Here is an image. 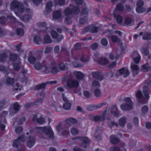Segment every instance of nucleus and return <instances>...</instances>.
I'll list each match as a JSON object with an SVG mask.
<instances>
[{
	"label": "nucleus",
	"instance_id": "nucleus-64",
	"mask_svg": "<svg viewBox=\"0 0 151 151\" xmlns=\"http://www.w3.org/2000/svg\"><path fill=\"white\" fill-rule=\"evenodd\" d=\"M91 27L90 26H89L86 27L84 28L82 30V32L83 33H85L88 32H91Z\"/></svg>",
	"mask_w": 151,
	"mask_h": 151
},
{
	"label": "nucleus",
	"instance_id": "nucleus-60",
	"mask_svg": "<svg viewBox=\"0 0 151 151\" xmlns=\"http://www.w3.org/2000/svg\"><path fill=\"white\" fill-rule=\"evenodd\" d=\"M7 55L5 53L1 54L0 56V60L4 62L7 58Z\"/></svg>",
	"mask_w": 151,
	"mask_h": 151
},
{
	"label": "nucleus",
	"instance_id": "nucleus-14",
	"mask_svg": "<svg viewBox=\"0 0 151 151\" xmlns=\"http://www.w3.org/2000/svg\"><path fill=\"white\" fill-rule=\"evenodd\" d=\"M50 68L51 72L53 74H56L59 71L58 68H57V63L55 61L50 63Z\"/></svg>",
	"mask_w": 151,
	"mask_h": 151
},
{
	"label": "nucleus",
	"instance_id": "nucleus-3",
	"mask_svg": "<svg viewBox=\"0 0 151 151\" xmlns=\"http://www.w3.org/2000/svg\"><path fill=\"white\" fill-rule=\"evenodd\" d=\"M29 132L30 134L40 133V137L41 138L53 139L54 138L53 131L50 127H37L31 129Z\"/></svg>",
	"mask_w": 151,
	"mask_h": 151
},
{
	"label": "nucleus",
	"instance_id": "nucleus-18",
	"mask_svg": "<svg viewBox=\"0 0 151 151\" xmlns=\"http://www.w3.org/2000/svg\"><path fill=\"white\" fill-rule=\"evenodd\" d=\"M51 34L52 38L56 39L58 42H60L63 38V37L62 35L58 36L56 32L55 31H52Z\"/></svg>",
	"mask_w": 151,
	"mask_h": 151
},
{
	"label": "nucleus",
	"instance_id": "nucleus-24",
	"mask_svg": "<svg viewBox=\"0 0 151 151\" xmlns=\"http://www.w3.org/2000/svg\"><path fill=\"white\" fill-rule=\"evenodd\" d=\"M140 36L143 35V39L144 40H151V33L149 32H145L143 33V32L139 33Z\"/></svg>",
	"mask_w": 151,
	"mask_h": 151
},
{
	"label": "nucleus",
	"instance_id": "nucleus-40",
	"mask_svg": "<svg viewBox=\"0 0 151 151\" xmlns=\"http://www.w3.org/2000/svg\"><path fill=\"white\" fill-rule=\"evenodd\" d=\"M54 3L55 5L61 6L65 3L64 0H54Z\"/></svg>",
	"mask_w": 151,
	"mask_h": 151
},
{
	"label": "nucleus",
	"instance_id": "nucleus-22",
	"mask_svg": "<svg viewBox=\"0 0 151 151\" xmlns=\"http://www.w3.org/2000/svg\"><path fill=\"white\" fill-rule=\"evenodd\" d=\"M109 141L112 144H116L119 142V139L115 135L112 134L109 137Z\"/></svg>",
	"mask_w": 151,
	"mask_h": 151
},
{
	"label": "nucleus",
	"instance_id": "nucleus-6",
	"mask_svg": "<svg viewBox=\"0 0 151 151\" xmlns=\"http://www.w3.org/2000/svg\"><path fill=\"white\" fill-rule=\"evenodd\" d=\"M125 104H123L121 105L120 107L122 110L127 111L132 109L133 102L129 97H126L124 99Z\"/></svg>",
	"mask_w": 151,
	"mask_h": 151
},
{
	"label": "nucleus",
	"instance_id": "nucleus-31",
	"mask_svg": "<svg viewBox=\"0 0 151 151\" xmlns=\"http://www.w3.org/2000/svg\"><path fill=\"white\" fill-rule=\"evenodd\" d=\"M52 42V40L50 36L47 35L44 37L42 41L43 43L47 44L51 43Z\"/></svg>",
	"mask_w": 151,
	"mask_h": 151
},
{
	"label": "nucleus",
	"instance_id": "nucleus-58",
	"mask_svg": "<svg viewBox=\"0 0 151 151\" xmlns=\"http://www.w3.org/2000/svg\"><path fill=\"white\" fill-rule=\"evenodd\" d=\"M37 26L40 28H44L47 26V24L45 22H40L37 24Z\"/></svg>",
	"mask_w": 151,
	"mask_h": 151
},
{
	"label": "nucleus",
	"instance_id": "nucleus-48",
	"mask_svg": "<svg viewBox=\"0 0 151 151\" xmlns=\"http://www.w3.org/2000/svg\"><path fill=\"white\" fill-rule=\"evenodd\" d=\"M71 106V104L70 103H66L63 106V108L65 110L70 109Z\"/></svg>",
	"mask_w": 151,
	"mask_h": 151
},
{
	"label": "nucleus",
	"instance_id": "nucleus-57",
	"mask_svg": "<svg viewBox=\"0 0 151 151\" xmlns=\"http://www.w3.org/2000/svg\"><path fill=\"white\" fill-rule=\"evenodd\" d=\"M24 31L22 28H18L17 30V33L19 36H22L24 34Z\"/></svg>",
	"mask_w": 151,
	"mask_h": 151
},
{
	"label": "nucleus",
	"instance_id": "nucleus-44",
	"mask_svg": "<svg viewBox=\"0 0 151 151\" xmlns=\"http://www.w3.org/2000/svg\"><path fill=\"white\" fill-rule=\"evenodd\" d=\"M6 16L8 20H9L12 22H16L15 18L12 16L11 14H10L9 15H6Z\"/></svg>",
	"mask_w": 151,
	"mask_h": 151
},
{
	"label": "nucleus",
	"instance_id": "nucleus-33",
	"mask_svg": "<svg viewBox=\"0 0 151 151\" xmlns=\"http://www.w3.org/2000/svg\"><path fill=\"white\" fill-rule=\"evenodd\" d=\"M104 115H97L94 116L92 119L93 121L97 122L99 120H104Z\"/></svg>",
	"mask_w": 151,
	"mask_h": 151
},
{
	"label": "nucleus",
	"instance_id": "nucleus-61",
	"mask_svg": "<svg viewBox=\"0 0 151 151\" xmlns=\"http://www.w3.org/2000/svg\"><path fill=\"white\" fill-rule=\"evenodd\" d=\"M23 130V128L22 126H18L15 129V132L19 134L22 132Z\"/></svg>",
	"mask_w": 151,
	"mask_h": 151
},
{
	"label": "nucleus",
	"instance_id": "nucleus-39",
	"mask_svg": "<svg viewBox=\"0 0 151 151\" xmlns=\"http://www.w3.org/2000/svg\"><path fill=\"white\" fill-rule=\"evenodd\" d=\"M142 69L144 71L147 72L151 70V66H149L148 64L146 63L142 65Z\"/></svg>",
	"mask_w": 151,
	"mask_h": 151
},
{
	"label": "nucleus",
	"instance_id": "nucleus-20",
	"mask_svg": "<svg viewBox=\"0 0 151 151\" xmlns=\"http://www.w3.org/2000/svg\"><path fill=\"white\" fill-rule=\"evenodd\" d=\"M97 86H92V89L94 91V93L95 96L97 97L101 96V93L100 89L96 87Z\"/></svg>",
	"mask_w": 151,
	"mask_h": 151
},
{
	"label": "nucleus",
	"instance_id": "nucleus-52",
	"mask_svg": "<svg viewBox=\"0 0 151 151\" xmlns=\"http://www.w3.org/2000/svg\"><path fill=\"white\" fill-rule=\"evenodd\" d=\"M81 60L83 62H86L89 60V58L88 56L85 55H83L81 56Z\"/></svg>",
	"mask_w": 151,
	"mask_h": 151
},
{
	"label": "nucleus",
	"instance_id": "nucleus-42",
	"mask_svg": "<svg viewBox=\"0 0 151 151\" xmlns=\"http://www.w3.org/2000/svg\"><path fill=\"white\" fill-rule=\"evenodd\" d=\"M59 69L62 71L65 70L67 69V67L65 64L63 63H61L58 65Z\"/></svg>",
	"mask_w": 151,
	"mask_h": 151
},
{
	"label": "nucleus",
	"instance_id": "nucleus-5",
	"mask_svg": "<svg viewBox=\"0 0 151 151\" xmlns=\"http://www.w3.org/2000/svg\"><path fill=\"white\" fill-rule=\"evenodd\" d=\"M129 71L128 68H122L115 71L114 73L111 72H110V74L111 77L114 76L118 77L123 75L124 77H126L129 75Z\"/></svg>",
	"mask_w": 151,
	"mask_h": 151
},
{
	"label": "nucleus",
	"instance_id": "nucleus-4",
	"mask_svg": "<svg viewBox=\"0 0 151 151\" xmlns=\"http://www.w3.org/2000/svg\"><path fill=\"white\" fill-rule=\"evenodd\" d=\"M69 7H67L66 8L64 11V13L65 16H68L72 13L75 15V18L74 20L73 19L69 17H67L65 18V22L66 24H69L71 23L74 20L76 21H77L78 18H76L77 17V14H78L80 10L78 9H76L75 7H74L73 4L72 3H71L69 5Z\"/></svg>",
	"mask_w": 151,
	"mask_h": 151
},
{
	"label": "nucleus",
	"instance_id": "nucleus-34",
	"mask_svg": "<svg viewBox=\"0 0 151 151\" xmlns=\"http://www.w3.org/2000/svg\"><path fill=\"white\" fill-rule=\"evenodd\" d=\"M65 122L67 124H76L77 122V120L75 118H69L65 120Z\"/></svg>",
	"mask_w": 151,
	"mask_h": 151
},
{
	"label": "nucleus",
	"instance_id": "nucleus-32",
	"mask_svg": "<svg viewBox=\"0 0 151 151\" xmlns=\"http://www.w3.org/2000/svg\"><path fill=\"white\" fill-rule=\"evenodd\" d=\"M143 92L144 94L146 99L148 100L150 97V96L148 93V89L147 88V86H144L143 87Z\"/></svg>",
	"mask_w": 151,
	"mask_h": 151
},
{
	"label": "nucleus",
	"instance_id": "nucleus-47",
	"mask_svg": "<svg viewBox=\"0 0 151 151\" xmlns=\"http://www.w3.org/2000/svg\"><path fill=\"white\" fill-rule=\"evenodd\" d=\"M43 99L41 98L37 99L35 101L32 102L33 105H38L41 104L42 102Z\"/></svg>",
	"mask_w": 151,
	"mask_h": 151
},
{
	"label": "nucleus",
	"instance_id": "nucleus-9",
	"mask_svg": "<svg viewBox=\"0 0 151 151\" xmlns=\"http://www.w3.org/2000/svg\"><path fill=\"white\" fill-rule=\"evenodd\" d=\"M99 53L96 52L94 55V60L95 62H98L99 64L101 65H105L109 63L107 59L104 58H102L100 59L99 61H98V57Z\"/></svg>",
	"mask_w": 151,
	"mask_h": 151
},
{
	"label": "nucleus",
	"instance_id": "nucleus-26",
	"mask_svg": "<svg viewBox=\"0 0 151 151\" xmlns=\"http://www.w3.org/2000/svg\"><path fill=\"white\" fill-rule=\"evenodd\" d=\"M61 11L60 10L55 11L53 14V19H55L61 18Z\"/></svg>",
	"mask_w": 151,
	"mask_h": 151
},
{
	"label": "nucleus",
	"instance_id": "nucleus-62",
	"mask_svg": "<svg viewBox=\"0 0 151 151\" xmlns=\"http://www.w3.org/2000/svg\"><path fill=\"white\" fill-rule=\"evenodd\" d=\"M20 63L19 62L18 63H14L13 65V68L14 70H18L20 68Z\"/></svg>",
	"mask_w": 151,
	"mask_h": 151
},
{
	"label": "nucleus",
	"instance_id": "nucleus-2",
	"mask_svg": "<svg viewBox=\"0 0 151 151\" xmlns=\"http://www.w3.org/2000/svg\"><path fill=\"white\" fill-rule=\"evenodd\" d=\"M10 9L14 11L17 16H18L15 11H17L18 13H22L25 12L28 14L25 15L21 19L25 22L28 21L31 18V11L28 8L25 9L22 4V3L16 0H14L12 1L10 4Z\"/></svg>",
	"mask_w": 151,
	"mask_h": 151
},
{
	"label": "nucleus",
	"instance_id": "nucleus-15",
	"mask_svg": "<svg viewBox=\"0 0 151 151\" xmlns=\"http://www.w3.org/2000/svg\"><path fill=\"white\" fill-rule=\"evenodd\" d=\"M79 139L81 141V146L85 148L87 147L90 142V141L88 138L86 137H79Z\"/></svg>",
	"mask_w": 151,
	"mask_h": 151
},
{
	"label": "nucleus",
	"instance_id": "nucleus-1",
	"mask_svg": "<svg viewBox=\"0 0 151 151\" xmlns=\"http://www.w3.org/2000/svg\"><path fill=\"white\" fill-rule=\"evenodd\" d=\"M73 76H76L79 79H82L84 75L80 71H74L71 72L70 71H68L66 76H63L62 78L61 81L62 84L65 85H79L78 81L72 78Z\"/></svg>",
	"mask_w": 151,
	"mask_h": 151
},
{
	"label": "nucleus",
	"instance_id": "nucleus-55",
	"mask_svg": "<svg viewBox=\"0 0 151 151\" xmlns=\"http://www.w3.org/2000/svg\"><path fill=\"white\" fill-rule=\"evenodd\" d=\"M148 110V107L146 105H145L142 108L141 111L143 114H145L147 113Z\"/></svg>",
	"mask_w": 151,
	"mask_h": 151
},
{
	"label": "nucleus",
	"instance_id": "nucleus-12",
	"mask_svg": "<svg viewBox=\"0 0 151 151\" xmlns=\"http://www.w3.org/2000/svg\"><path fill=\"white\" fill-rule=\"evenodd\" d=\"M41 58V57H39L35 58L34 56V52L32 51H29V55L28 58V62L31 64H33L35 63L38 60Z\"/></svg>",
	"mask_w": 151,
	"mask_h": 151
},
{
	"label": "nucleus",
	"instance_id": "nucleus-8",
	"mask_svg": "<svg viewBox=\"0 0 151 151\" xmlns=\"http://www.w3.org/2000/svg\"><path fill=\"white\" fill-rule=\"evenodd\" d=\"M88 10L86 8H83L82 11L81 17L79 20V23L81 24H84L87 22V16Z\"/></svg>",
	"mask_w": 151,
	"mask_h": 151
},
{
	"label": "nucleus",
	"instance_id": "nucleus-10",
	"mask_svg": "<svg viewBox=\"0 0 151 151\" xmlns=\"http://www.w3.org/2000/svg\"><path fill=\"white\" fill-rule=\"evenodd\" d=\"M144 5L143 1L141 0H138L136 4L137 7L136 10L137 13H141L145 11V9L143 7Z\"/></svg>",
	"mask_w": 151,
	"mask_h": 151
},
{
	"label": "nucleus",
	"instance_id": "nucleus-54",
	"mask_svg": "<svg viewBox=\"0 0 151 151\" xmlns=\"http://www.w3.org/2000/svg\"><path fill=\"white\" fill-rule=\"evenodd\" d=\"M91 27V32L92 33H96L98 32V28L97 27L93 26L91 25L90 26Z\"/></svg>",
	"mask_w": 151,
	"mask_h": 151
},
{
	"label": "nucleus",
	"instance_id": "nucleus-7",
	"mask_svg": "<svg viewBox=\"0 0 151 151\" xmlns=\"http://www.w3.org/2000/svg\"><path fill=\"white\" fill-rule=\"evenodd\" d=\"M56 128L58 132L61 131V134L63 136H66L69 134L68 128L65 125H63L61 124L57 125Z\"/></svg>",
	"mask_w": 151,
	"mask_h": 151
},
{
	"label": "nucleus",
	"instance_id": "nucleus-43",
	"mask_svg": "<svg viewBox=\"0 0 151 151\" xmlns=\"http://www.w3.org/2000/svg\"><path fill=\"white\" fill-rule=\"evenodd\" d=\"M78 61H74L73 60H70L69 62H71L75 67H81L83 66V65L81 64H79L77 62Z\"/></svg>",
	"mask_w": 151,
	"mask_h": 151
},
{
	"label": "nucleus",
	"instance_id": "nucleus-13",
	"mask_svg": "<svg viewBox=\"0 0 151 151\" xmlns=\"http://www.w3.org/2000/svg\"><path fill=\"white\" fill-rule=\"evenodd\" d=\"M132 58L135 64H138L141 59V57L137 51H134L132 56Z\"/></svg>",
	"mask_w": 151,
	"mask_h": 151
},
{
	"label": "nucleus",
	"instance_id": "nucleus-17",
	"mask_svg": "<svg viewBox=\"0 0 151 151\" xmlns=\"http://www.w3.org/2000/svg\"><path fill=\"white\" fill-rule=\"evenodd\" d=\"M131 69L133 76H135L138 74L139 67L138 65L134 63H132L131 64Z\"/></svg>",
	"mask_w": 151,
	"mask_h": 151
},
{
	"label": "nucleus",
	"instance_id": "nucleus-46",
	"mask_svg": "<svg viewBox=\"0 0 151 151\" xmlns=\"http://www.w3.org/2000/svg\"><path fill=\"white\" fill-rule=\"evenodd\" d=\"M124 9V7L123 5L120 3L117 4L116 8L115 10L116 9V11H122ZM118 12V11H117Z\"/></svg>",
	"mask_w": 151,
	"mask_h": 151
},
{
	"label": "nucleus",
	"instance_id": "nucleus-30",
	"mask_svg": "<svg viewBox=\"0 0 151 151\" xmlns=\"http://www.w3.org/2000/svg\"><path fill=\"white\" fill-rule=\"evenodd\" d=\"M41 71L46 73H48L51 72L50 65L49 66L43 65V66H42V67Z\"/></svg>",
	"mask_w": 151,
	"mask_h": 151
},
{
	"label": "nucleus",
	"instance_id": "nucleus-41",
	"mask_svg": "<svg viewBox=\"0 0 151 151\" xmlns=\"http://www.w3.org/2000/svg\"><path fill=\"white\" fill-rule=\"evenodd\" d=\"M43 66V65H41L40 62H36L35 64L34 68L37 70H40L41 71L42 67Z\"/></svg>",
	"mask_w": 151,
	"mask_h": 151
},
{
	"label": "nucleus",
	"instance_id": "nucleus-49",
	"mask_svg": "<svg viewBox=\"0 0 151 151\" xmlns=\"http://www.w3.org/2000/svg\"><path fill=\"white\" fill-rule=\"evenodd\" d=\"M13 107L14 110L16 111H18L20 108V106L17 102H16L13 104Z\"/></svg>",
	"mask_w": 151,
	"mask_h": 151
},
{
	"label": "nucleus",
	"instance_id": "nucleus-35",
	"mask_svg": "<svg viewBox=\"0 0 151 151\" xmlns=\"http://www.w3.org/2000/svg\"><path fill=\"white\" fill-rule=\"evenodd\" d=\"M140 51L142 53L146 56L149 53V51L147 48L143 46L141 47Z\"/></svg>",
	"mask_w": 151,
	"mask_h": 151
},
{
	"label": "nucleus",
	"instance_id": "nucleus-21",
	"mask_svg": "<svg viewBox=\"0 0 151 151\" xmlns=\"http://www.w3.org/2000/svg\"><path fill=\"white\" fill-rule=\"evenodd\" d=\"M93 77L101 81L103 80V78L101 73L98 72H93L91 73Z\"/></svg>",
	"mask_w": 151,
	"mask_h": 151
},
{
	"label": "nucleus",
	"instance_id": "nucleus-63",
	"mask_svg": "<svg viewBox=\"0 0 151 151\" xmlns=\"http://www.w3.org/2000/svg\"><path fill=\"white\" fill-rule=\"evenodd\" d=\"M101 43L102 45L106 46L108 44V42L106 38H103L101 40Z\"/></svg>",
	"mask_w": 151,
	"mask_h": 151
},
{
	"label": "nucleus",
	"instance_id": "nucleus-19",
	"mask_svg": "<svg viewBox=\"0 0 151 151\" xmlns=\"http://www.w3.org/2000/svg\"><path fill=\"white\" fill-rule=\"evenodd\" d=\"M111 113L114 116L116 117H118L120 115V112L118 109L117 106L114 105L111 107Z\"/></svg>",
	"mask_w": 151,
	"mask_h": 151
},
{
	"label": "nucleus",
	"instance_id": "nucleus-29",
	"mask_svg": "<svg viewBox=\"0 0 151 151\" xmlns=\"http://www.w3.org/2000/svg\"><path fill=\"white\" fill-rule=\"evenodd\" d=\"M136 96L137 98L139 99V102L142 104H143L142 101L144 99V98L141 91L140 90L138 91Z\"/></svg>",
	"mask_w": 151,
	"mask_h": 151
},
{
	"label": "nucleus",
	"instance_id": "nucleus-37",
	"mask_svg": "<svg viewBox=\"0 0 151 151\" xmlns=\"http://www.w3.org/2000/svg\"><path fill=\"white\" fill-rule=\"evenodd\" d=\"M8 112L7 111H3L2 112V115H1V114H0V118H2V116H3L4 117L3 121H2L1 120H0V123L3 122L5 124H6V119L5 118V117L7 116L8 114Z\"/></svg>",
	"mask_w": 151,
	"mask_h": 151
},
{
	"label": "nucleus",
	"instance_id": "nucleus-23",
	"mask_svg": "<svg viewBox=\"0 0 151 151\" xmlns=\"http://www.w3.org/2000/svg\"><path fill=\"white\" fill-rule=\"evenodd\" d=\"M53 5L51 2H47L46 5L45 10V14H49L50 13L52 10L51 9Z\"/></svg>",
	"mask_w": 151,
	"mask_h": 151
},
{
	"label": "nucleus",
	"instance_id": "nucleus-38",
	"mask_svg": "<svg viewBox=\"0 0 151 151\" xmlns=\"http://www.w3.org/2000/svg\"><path fill=\"white\" fill-rule=\"evenodd\" d=\"M109 37H110L112 41L114 42H120V40L115 35L111 34L109 35L108 36Z\"/></svg>",
	"mask_w": 151,
	"mask_h": 151
},
{
	"label": "nucleus",
	"instance_id": "nucleus-16",
	"mask_svg": "<svg viewBox=\"0 0 151 151\" xmlns=\"http://www.w3.org/2000/svg\"><path fill=\"white\" fill-rule=\"evenodd\" d=\"M36 140V138L35 136H29L28 137V140L27 142V147L29 148L32 147L34 145Z\"/></svg>",
	"mask_w": 151,
	"mask_h": 151
},
{
	"label": "nucleus",
	"instance_id": "nucleus-28",
	"mask_svg": "<svg viewBox=\"0 0 151 151\" xmlns=\"http://www.w3.org/2000/svg\"><path fill=\"white\" fill-rule=\"evenodd\" d=\"M124 24L128 26H131L133 25L134 24V21L131 18L128 17L125 18L124 20Z\"/></svg>",
	"mask_w": 151,
	"mask_h": 151
},
{
	"label": "nucleus",
	"instance_id": "nucleus-50",
	"mask_svg": "<svg viewBox=\"0 0 151 151\" xmlns=\"http://www.w3.org/2000/svg\"><path fill=\"white\" fill-rule=\"evenodd\" d=\"M14 78H6V84L12 85L14 83Z\"/></svg>",
	"mask_w": 151,
	"mask_h": 151
},
{
	"label": "nucleus",
	"instance_id": "nucleus-45",
	"mask_svg": "<svg viewBox=\"0 0 151 151\" xmlns=\"http://www.w3.org/2000/svg\"><path fill=\"white\" fill-rule=\"evenodd\" d=\"M57 84V81H47L40 85H47L50 84Z\"/></svg>",
	"mask_w": 151,
	"mask_h": 151
},
{
	"label": "nucleus",
	"instance_id": "nucleus-59",
	"mask_svg": "<svg viewBox=\"0 0 151 151\" xmlns=\"http://www.w3.org/2000/svg\"><path fill=\"white\" fill-rule=\"evenodd\" d=\"M20 144V143L19 142V141L17 139L15 140L14 141L13 145L14 147L17 148H18Z\"/></svg>",
	"mask_w": 151,
	"mask_h": 151
},
{
	"label": "nucleus",
	"instance_id": "nucleus-53",
	"mask_svg": "<svg viewBox=\"0 0 151 151\" xmlns=\"http://www.w3.org/2000/svg\"><path fill=\"white\" fill-rule=\"evenodd\" d=\"M70 132L72 134L74 135H76L78 133V130L74 127L71 128L70 129Z\"/></svg>",
	"mask_w": 151,
	"mask_h": 151
},
{
	"label": "nucleus",
	"instance_id": "nucleus-11",
	"mask_svg": "<svg viewBox=\"0 0 151 151\" xmlns=\"http://www.w3.org/2000/svg\"><path fill=\"white\" fill-rule=\"evenodd\" d=\"M118 13L116 9L114 10L113 13L114 18L116 20V22L119 24L122 25H124V24L123 22V17L121 15L117 14Z\"/></svg>",
	"mask_w": 151,
	"mask_h": 151
},
{
	"label": "nucleus",
	"instance_id": "nucleus-27",
	"mask_svg": "<svg viewBox=\"0 0 151 151\" xmlns=\"http://www.w3.org/2000/svg\"><path fill=\"white\" fill-rule=\"evenodd\" d=\"M83 0H75L76 4L73 2L71 3L73 4V6L75 7L77 10L78 9L80 10L79 8L81 7L83 5L81 4Z\"/></svg>",
	"mask_w": 151,
	"mask_h": 151
},
{
	"label": "nucleus",
	"instance_id": "nucleus-25",
	"mask_svg": "<svg viewBox=\"0 0 151 151\" xmlns=\"http://www.w3.org/2000/svg\"><path fill=\"white\" fill-rule=\"evenodd\" d=\"M67 88L73 93H77L80 90L79 86H66Z\"/></svg>",
	"mask_w": 151,
	"mask_h": 151
},
{
	"label": "nucleus",
	"instance_id": "nucleus-51",
	"mask_svg": "<svg viewBox=\"0 0 151 151\" xmlns=\"http://www.w3.org/2000/svg\"><path fill=\"white\" fill-rule=\"evenodd\" d=\"M119 57V55H116L115 54H114L112 53H110L109 55V58L111 60L117 59Z\"/></svg>",
	"mask_w": 151,
	"mask_h": 151
},
{
	"label": "nucleus",
	"instance_id": "nucleus-36",
	"mask_svg": "<svg viewBox=\"0 0 151 151\" xmlns=\"http://www.w3.org/2000/svg\"><path fill=\"white\" fill-rule=\"evenodd\" d=\"M126 123V119L125 117L120 118L119 121V125L124 127Z\"/></svg>",
	"mask_w": 151,
	"mask_h": 151
},
{
	"label": "nucleus",
	"instance_id": "nucleus-56",
	"mask_svg": "<svg viewBox=\"0 0 151 151\" xmlns=\"http://www.w3.org/2000/svg\"><path fill=\"white\" fill-rule=\"evenodd\" d=\"M45 122V119L43 118L42 116H41L40 118H38L37 119V122L40 124H43Z\"/></svg>",
	"mask_w": 151,
	"mask_h": 151
}]
</instances>
